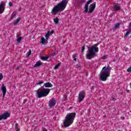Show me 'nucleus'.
<instances>
[{"mask_svg": "<svg viewBox=\"0 0 131 131\" xmlns=\"http://www.w3.org/2000/svg\"><path fill=\"white\" fill-rule=\"evenodd\" d=\"M68 4V0H62L61 3L57 4L54 7H53L51 13H58V12H62L66 8Z\"/></svg>", "mask_w": 131, "mask_h": 131, "instance_id": "obj_1", "label": "nucleus"}, {"mask_svg": "<svg viewBox=\"0 0 131 131\" xmlns=\"http://www.w3.org/2000/svg\"><path fill=\"white\" fill-rule=\"evenodd\" d=\"M76 115V114L75 113H71L67 114L66 117V119L63 121V126L64 127H68V126H70V125L73 123Z\"/></svg>", "mask_w": 131, "mask_h": 131, "instance_id": "obj_2", "label": "nucleus"}, {"mask_svg": "<svg viewBox=\"0 0 131 131\" xmlns=\"http://www.w3.org/2000/svg\"><path fill=\"white\" fill-rule=\"evenodd\" d=\"M88 54L86 55V58L88 60H91L96 57V53L99 52V49L97 47L92 46V47H88ZM94 51L95 52H94Z\"/></svg>", "mask_w": 131, "mask_h": 131, "instance_id": "obj_3", "label": "nucleus"}, {"mask_svg": "<svg viewBox=\"0 0 131 131\" xmlns=\"http://www.w3.org/2000/svg\"><path fill=\"white\" fill-rule=\"evenodd\" d=\"M51 91V89H46L42 88L40 91H38V90H36V92L37 93V95L36 96V98H42L43 97H47V95H49L50 92Z\"/></svg>", "mask_w": 131, "mask_h": 131, "instance_id": "obj_4", "label": "nucleus"}, {"mask_svg": "<svg viewBox=\"0 0 131 131\" xmlns=\"http://www.w3.org/2000/svg\"><path fill=\"white\" fill-rule=\"evenodd\" d=\"M110 76V74H109V72H104L103 71L100 76V80L102 81H106L107 80V78Z\"/></svg>", "mask_w": 131, "mask_h": 131, "instance_id": "obj_5", "label": "nucleus"}, {"mask_svg": "<svg viewBox=\"0 0 131 131\" xmlns=\"http://www.w3.org/2000/svg\"><path fill=\"white\" fill-rule=\"evenodd\" d=\"M85 97V92L82 91L80 92L78 95V101L79 102H82L83 100V99Z\"/></svg>", "mask_w": 131, "mask_h": 131, "instance_id": "obj_6", "label": "nucleus"}, {"mask_svg": "<svg viewBox=\"0 0 131 131\" xmlns=\"http://www.w3.org/2000/svg\"><path fill=\"white\" fill-rule=\"evenodd\" d=\"M11 114L8 112H6L4 114L0 115V121L1 120H6V119H8V117H10Z\"/></svg>", "mask_w": 131, "mask_h": 131, "instance_id": "obj_7", "label": "nucleus"}, {"mask_svg": "<svg viewBox=\"0 0 131 131\" xmlns=\"http://www.w3.org/2000/svg\"><path fill=\"white\" fill-rule=\"evenodd\" d=\"M6 9V2L2 1L0 4V14H3Z\"/></svg>", "mask_w": 131, "mask_h": 131, "instance_id": "obj_8", "label": "nucleus"}, {"mask_svg": "<svg viewBox=\"0 0 131 131\" xmlns=\"http://www.w3.org/2000/svg\"><path fill=\"white\" fill-rule=\"evenodd\" d=\"M55 105H56V100H55V98H53L50 100L49 106L50 108H52V107H54Z\"/></svg>", "mask_w": 131, "mask_h": 131, "instance_id": "obj_9", "label": "nucleus"}, {"mask_svg": "<svg viewBox=\"0 0 131 131\" xmlns=\"http://www.w3.org/2000/svg\"><path fill=\"white\" fill-rule=\"evenodd\" d=\"M1 90L3 94V98H5V96H6V94L7 93V88H6V86H5V85H2L1 87Z\"/></svg>", "mask_w": 131, "mask_h": 131, "instance_id": "obj_10", "label": "nucleus"}, {"mask_svg": "<svg viewBox=\"0 0 131 131\" xmlns=\"http://www.w3.org/2000/svg\"><path fill=\"white\" fill-rule=\"evenodd\" d=\"M45 88H52V86H53V84L50 83V82H48L44 84V85L42 86V89H45Z\"/></svg>", "mask_w": 131, "mask_h": 131, "instance_id": "obj_11", "label": "nucleus"}, {"mask_svg": "<svg viewBox=\"0 0 131 131\" xmlns=\"http://www.w3.org/2000/svg\"><path fill=\"white\" fill-rule=\"evenodd\" d=\"M43 64L40 60L37 61L36 64L34 66V68H36L37 67H39V66H41Z\"/></svg>", "mask_w": 131, "mask_h": 131, "instance_id": "obj_12", "label": "nucleus"}, {"mask_svg": "<svg viewBox=\"0 0 131 131\" xmlns=\"http://www.w3.org/2000/svg\"><path fill=\"white\" fill-rule=\"evenodd\" d=\"M113 11H119L120 10V6H118L117 5H115L113 7Z\"/></svg>", "mask_w": 131, "mask_h": 131, "instance_id": "obj_13", "label": "nucleus"}, {"mask_svg": "<svg viewBox=\"0 0 131 131\" xmlns=\"http://www.w3.org/2000/svg\"><path fill=\"white\" fill-rule=\"evenodd\" d=\"M84 9H85V10H84V14H86V13H88V12H89V4H88V3H86L85 5Z\"/></svg>", "mask_w": 131, "mask_h": 131, "instance_id": "obj_14", "label": "nucleus"}, {"mask_svg": "<svg viewBox=\"0 0 131 131\" xmlns=\"http://www.w3.org/2000/svg\"><path fill=\"white\" fill-rule=\"evenodd\" d=\"M50 58V56L47 55L46 56H41V60H43V61H47V59Z\"/></svg>", "mask_w": 131, "mask_h": 131, "instance_id": "obj_15", "label": "nucleus"}, {"mask_svg": "<svg viewBox=\"0 0 131 131\" xmlns=\"http://www.w3.org/2000/svg\"><path fill=\"white\" fill-rule=\"evenodd\" d=\"M40 42H41L42 45H45V43H47V42H46V39L43 37H41Z\"/></svg>", "mask_w": 131, "mask_h": 131, "instance_id": "obj_16", "label": "nucleus"}, {"mask_svg": "<svg viewBox=\"0 0 131 131\" xmlns=\"http://www.w3.org/2000/svg\"><path fill=\"white\" fill-rule=\"evenodd\" d=\"M111 67H109V66H107L106 67V70L105 71H104V72H109V74H110V72L111 71Z\"/></svg>", "mask_w": 131, "mask_h": 131, "instance_id": "obj_17", "label": "nucleus"}, {"mask_svg": "<svg viewBox=\"0 0 131 131\" xmlns=\"http://www.w3.org/2000/svg\"><path fill=\"white\" fill-rule=\"evenodd\" d=\"M20 20H21V18H18L16 19L15 20V21H14L13 22L14 25H16V24H18V22H19V21H20Z\"/></svg>", "mask_w": 131, "mask_h": 131, "instance_id": "obj_18", "label": "nucleus"}, {"mask_svg": "<svg viewBox=\"0 0 131 131\" xmlns=\"http://www.w3.org/2000/svg\"><path fill=\"white\" fill-rule=\"evenodd\" d=\"M50 36V31H49L45 35L46 40L49 39V37Z\"/></svg>", "mask_w": 131, "mask_h": 131, "instance_id": "obj_19", "label": "nucleus"}, {"mask_svg": "<svg viewBox=\"0 0 131 131\" xmlns=\"http://www.w3.org/2000/svg\"><path fill=\"white\" fill-rule=\"evenodd\" d=\"M53 21L55 24H58L59 23V18L58 17H56L53 19Z\"/></svg>", "mask_w": 131, "mask_h": 131, "instance_id": "obj_20", "label": "nucleus"}, {"mask_svg": "<svg viewBox=\"0 0 131 131\" xmlns=\"http://www.w3.org/2000/svg\"><path fill=\"white\" fill-rule=\"evenodd\" d=\"M120 25V24H119V23L116 24L115 25V26L114 27L113 29H116V28H118V27H119Z\"/></svg>", "mask_w": 131, "mask_h": 131, "instance_id": "obj_21", "label": "nucleus"}, {"mask_svg": "<svg viewBox=\"0 0 131 131\" xmlns=\"http://www.w3.org/2000/svg\"><path fill=\"white\" fill-rule=\"evenodd\" d=\"M61 65V62L58 63L57 64H56L54 67V69H57V68H59L60 67V66Z\"/></svg>", "mask_w": 131, "mask_h": 131, "instance_id": "obj_22", "label": "nucleus"}, {"mask_svg": "<svg viewBox=\"0 0 131 131\" xmlns=\"http://www.w3.org/2000/svg\"><path fill=\"white\" fill-rule=\"evenodd\" d=\"M91 8L94 9L95 10V9L96 8V3L91 4Z\"/></svg>", "mask_w": 131, "mask_h": 131, "instance_id": "obj_23", "label": "nucleus"}, {"mask_svg": "<svg viewBox=\"0 0 131 131\" xmlns=\"http://www.w3.org/2000/svg\"><path fill=\"white\" fill-rule=\"evenodd\" d=\"M94 11H95V9H94V8H91L90 10H89V11H88V13H89V14H91V13H93V12H94Z\"/></svg>", "mask_w": 131, "mask_h": 131, "instance_id": "obj_24", "label": "nucleus"}, {"mask_svg": "<svg viewBox=\"0 0 131 131\" xmlns=\"http://www.w3.org/2000/svg\"><path fill=\"white\" fill-rule=\"evenodd\" d=\"M22 38H23V37H19V38H17V41L18 43H20V41H21V40H22Z\"/></svg>", "mask_w": 131, "mask_h": 131, "instance_id": "obj_25", "label": "nucleus"}, {"mask_svg": "<svg viewBox=\"0 0 131 131\" xmlns=\"http://www.w3.org/2000/svg\"><path fill=\"white\" fill-rule=\"evenodd\" d=\"M42 83H43V81H40L39 82L36 83L37 85H40Z\"/></svg>", "mask_w": 131, "mask_h": 131, "instance_id": "obj_26", "label": "nucleus"}, {"mask_svg": "<svg viewBox=\"0 0 131 131\" xmlns=\"http://www.w3.org/2000/svg\"><path fill=\"white\" fill-rule=\"evenodd\" d=\"M100 43H101V42H98L96 44L94 45L93 46H92V47H94L95 48H97V46L99 45Z\"/></svg>", "mask_w": 131, "mask_h": 131, "instance_id": "obj_27", "label": "nucleus"}, {"mask_svg": "<svg viewBox=\"0 0 131 131\" xmlns=\"http://www.w3.org/2000/svg\"><path fill=\"white\" fill-rule=\"evenodd\" d=\"M15 130L16 131H19V128H18V123L15 124Z\"/></svg>", "mask_w": 131, "mask_h": 131, "instance_id": "obj_28", "label": "nucleus"}, {"mask_svg": "<svg viewBox=\"0 0 131 131\" xmlns=\"http://www.w3.org/2000/svg\"><path fill=\"white\" fill-rule=\"evenodd\" d=\"M58 53L57 52H54L50 54V56H52V57H54V56H56Z\"/></svg>", "mask_w": 131, "mask_h": 131, "instance_id": "obj_29", "label": "nucleus"}, {"mask_svg": "<svg viewBox=\"0 0 131 131\" xmlns=\"http://www.w3.org/2000/svg\"><path fill=\"white\" fill-rule=\"evenodd\" d=\"M31 55V50H29V53H27V57H29Z\"/></svg>", "mask_w": 131, "mask_h": 131, "instance_id": "obj_30", "label": "nucleus"}, {"mask_svg": "<svg viewBox=\"0 0 131 131\" xmlns=\"http://www.w3.org/2000/svg\"><path fill=\"white\" fill-rule=\"evenodd\" d=\"M4 78V76H3V74L0 73V80H2Z\"/></svg>", "mask_w": 131, "mask_h": 131, "instance_id": "obj_31", "label": "nucleus"}, {"mask_svg": "<svg viewBox=\"0 0 131 131\" xmlns=\"http://www.w3.org/2000/svg\"><path fill=\"white\" fill-rule=\"evenodd\" d=\"M84 50H85L84 46L82 47L81 52L83 53L84 52Z\"/></svg>", "mask_w": 131, "mask_h": 131, "instance_id": "obj_32", "label": "nucleus"}, {"mask_svg": "<svg viewBox=\"0 0 131 131\" xmlns=\"http://www.w3.org/2000/svg\"><path fill=\"white\" fill-rule=\"evenodd\" d=\"M130 32L129 31H127L126 34H125V36H128V34H129Z\"/></svg>", "mask_w": 131, "mask_h": 131, "instance_id": "obj_33", "label": "nucleus"}, {"mask_svg": "<svg viewBox=\"0 0 131 131\" xmlns=\"http://www.w3.org/2000/svg\"><path fill=\"white\" fill-rule=\"evenodd\" d=\"M92 2H93V0H89L87 2L88 5H90V4H91V3H92Z\"/></svg>", "mask_w": 131, "mask_h": 131, "instance_id": "obj_34", "label": "nucleus"}, {"mask_svg": "<svg viewBox=\"0 0 131 131\" xmlns=\"http://www.w3.org/2000/svg\"><path fill=\"white\" fill-rule=\"evenodd\" d=\"M9 7H13V4L12 3V2H10L9 3Z\"/></svg>", "mask_w": 131, "mask_h": 131, "instance_id": "obj_35", "label": "nucleus"}, {"mask_svg": "<svg viewBox=\"0 0 131 131\" xmlns=\"http://www.w3.org/2000/svg\"><path fill=\"white\" fill-rule=\"evenodd\" d=\"M127 72H131V67L127 69Z\"/></svg>", "mask_w": 131, "mask_h": 131, "instance_id": "obj_36", "label": "nucleus"}, {"mask_svg": "<svg viewBox=\"0 0 131 131\" xmlns=\"http://www.w3.org/2000/svg\"><path fill=\"white\" fill-rule=\"evenodd\" d=\"M63 98H64L63 101H66V100H67V96L63 95Z\"/></svg>", "mask_w": 131, "mask_h": 131, "instance_id": "obj_37", "label": "nucleus"}, {"mask_svg": "<svg viewBox=\"0 0 131 131\" xmlns=\"http://www.w3.org/2000/svg\"><path fill=\"white\" fill-rule=\"evenodd\" d=\"M16 17V14H12V19H14Z\"/></svg>", "mask_w": 131, "mask_h": 131, "instance_id": "obj_38", "label": "nucleus"}, {"mask_svg": "<svg viewBox=\"0 0 131 131\" xmlns=\"http://www.w3.org/2000/svg\"><path fill=\"white\" fill-rule=\"evenodd\" d=\"M103 70H104V71H106V70H107L106 67H103V68L102 69V71H103Z\"/></svg>", "mask_w": 131, "mask_h": 131, "instance_id": "obj_39", "label": "nucleus"}, {"mask_svg": "<svg viewBox=\"0 0 131 131\" xmlns=\"http://www.w3.org/2000/svg\"><path fill=\"white\" fill-rule=\"evenodd\" d=\"M77 56L76 55V54H74L73 55V58L74 59L75 58H77Z\"/></svg>", "mask_w": 131, "mask_h": 131, "instance_id": "obj_40", "label": "nucleus"}, {"mask_svg": "<svg viewBox=\"0 0 131 131\" xmlns=\"http://www.w3.org/2000/svg\"><path fill=\"white\" fill-rule=\"evenodd\" d=\"M80 3L81 4H83V3H85V0H81Z\"/></svg>", "mask_w": 131, "mask_h": 131, "instance_id": "obj_41", "label": "nucleus"}, {"mask_svg": "<svg viewBox=\"0 0 131 131\" xmlns=\"http://www.w3.org/2000/svg\"><path fill=\"white\" fill-rule=\"evenodd\" d=\"M101 59H102L103 60H105L106 59V56H103L102 57H101Z\"/></svg>", "mask_w": 131, "mask_h": 131, "instance_id": "obj_42", "label": "nucleus"}, {"mask_svg": "<svg viewBox=\"0 0 131 131\" xmlns=\"http://www.w3.org/2000/svg\"><path fill=\"white\" fill-rule=\"evenodd\" d=\"M42 131H48V130H47V128H46L45 127H42Z\"/></svg>", "mask_w": 131, "mask_h": 131, "instance_id": "obj_43", "label": "nucleus"}, {"mask_svg": "<svg viewBox=\"0 0 131 131\" xmlns=\"http://www.w3.org/2000/svg\"><path fill=\"white\" fill-rule=\"evenodd\" d=\"M54 33V31H51L50 32V34H53Z\"/></svg>", "mask_w": 131, "mask_h": 131, "instance_id": "obj_44", "label": "nucleus"}, {"mask_svg": "<svg viewBox=\"0 0 131 131\" xmlns=\"http://www.w3.org/2000/svg\"><path fill=\"white\" fill-rule=\"evenodd\" d=\"M79 67H80V66L79 65H78V64L76 65V68L78 69V68H79Z\"/></svg>", "mask_w": 131, "mask_h": 131, "instance_id": "obj_45", "label": "nucleus"}, {"mask_svg": "<svg viewBox=\"0 0 131 131\" xmlns=\"http://www.w3.org/2000/svg\"><path fill=\"white\" fill-rule=\"evenodd\" d=\"M74 61H77V59L76 58H74Z\"/></svg>", "mask_w": 131, "mask_h": 131, "instance_id": "obj_46", "label": "nucleus"}, {"mask_svg": "<svg viewBox=\"0 0 131 131\" xmlns=\"http://www.w3.org/2000/svg\"><path fill=\"white\" fill-rule=\"evenodd\" d=\"M131 27V22L129 24V27Z\"/></svg>", "mask_w": 131, "mask_h": 131, "instance_id": "obj_47", "label": "nucleus"}, {"mask_svg": "<svg viewBox=\"0 0 131 131\" xmlns=\"http://www.w3.org/2000/svg\"><path fill=\"white\" fill-rule=\"evenodd\" d=\"M121 118L123 120L124 119V117H121Z\"/></svg>", "mask_w": 131, "mask_h": 131, "instance_id": "obj_48", "label": "nucleus"}, {"mask_svg": "<svg viewBox=\"0 0 131 131\" xmlns=\"http://www.w3.org/2000/svg\"><path fill=\"white\" fill-rule=\"evenodd\" d=\"M16 69H20V67H17Z\"/></svg>", "mask_w": 131, "mask_h": 131, "instance_id": "obj_49", "label": "nucleus"}, {"mask_svg": "<svg viewBox=\"0 0 131 131\" xmlns=\"http://www.w3.org/2000/svg\"><path fill=\"white\" fill-rule=\"evenodd\" d=\"M126 92H127V93H129V90H126Z\"/></svg>", "mask_w": 131, "mask_h": 131, "instance_id": "obj_50", "label": "nucleus"}, {"mask_svg": "<svg viewBox=\"0 0 131 131\" xmlns=\"http://www.w3.org/2000/svg\"><path fill=\"white\" fill-rule=\"evenodd\" d=\"M113 101H115V98H113Z\"/></svg>", "mask_w": 131, "mask_h": 131, "instance_id": "obj_51", "label": "nucleus"}, {"mask_svg": "<svg viewBox=\"0 0 131 131\" xmlns=\"http://www.w3.org/2000/svg\"><path fill=\"white\" fill-rule=\"evenodd\" d=\"M54 15H56V13H54Z\"/></svg>", "mask_w": 131, "mask_h": 131, "instance_id": "obj_52", "label": "nucleus"}, {"mask_svg": "<svg viewBox=\"0 0 131 131\" xmlns=\"http://www.w3.org/2000/svg\"><path fill=\"white\" fill-rule=\"evenodd\" d=\"M20 9H19V11H20Z\"/></svg>", "mask_w": 131, "mask_h": 131, "instance_id": "obj_53", "label": "nucleus"}, {"mask_svg": "<svg viewBox=\"0 0 131 131\" xmlns=\"http://www.w3.org/2000/svg\"><path fill=\"white\" fill-rule=\"evenodd\" d=\"M130 88H131V85H130Z\"/></svg>", "mask_w": 131, "mask_h": 131, "instance_id": "obj_54", "label": "nucleus"}, {"mask_svg": "<svg viewBox=\"0 0 131 131\" xmlns=\"http://www.w3.org/2000/svg\"><path fill=\"white\" fill-rule=\"evenodd\" d=\"M118 131H120V130H118Z\"/></svg>", "mask_w": 131, "mask_h": 131, "instance_id": "obj_55", "label": "nucleus"}]
</instances>
